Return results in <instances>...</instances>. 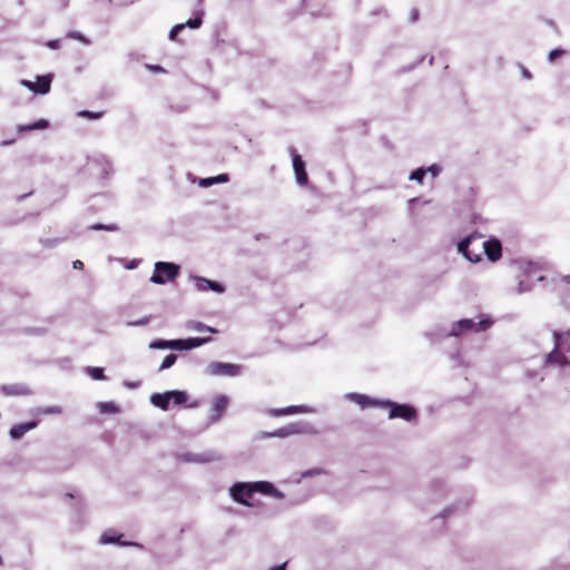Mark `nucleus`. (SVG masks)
<instances>
[{
  "label": "nucleus",
  "mask_w": 570,
  "mask_h": 570,
  "mask_svg": "<svg viewBox=\"0 0 570 570\" xmlns=\"http://www.w3.org/2000/svg\"><path fill=\"white\" fill-rule=\"evenodd\" d=\"M553 348L543 358L539 360V368L534 371H527L530 380L544 379V371L556 368L563 371L570 367V338L563 332L553 331Z\"/></svg>",
  "instance_id": "1"
},
{
  "label": "nucleus",
  "mask_w": 570,
  "mask_h": 570,
  "mask_svg": "<svg viewBox=\"0 0 570 570\" xmlns=\"http://www.w3.org/2000/svg\"><path fill=\"white\" fill-rule=\"evenodd\" d=\"M315 429L306 422L298 421L294 423H289L283 428L275 430L274 432H259L256 435L257 440L267 439V438H279L285 439L296 434H315Z\"/></svg>",
  "instance_id": "2"
},
{
  "label": "nucleus",
  "mask_w": 570,
  "mask_h": 570,
  "mask_svg": "<svg viewBox=\"0 0 570 570\" xmlns=\"http://www.w3.org/2000/svg\"><path fill=\"white\" fill-rule=\"evenodd\" d=\"M492 325V321L488 317H480L479 321L472 318H463L453 323L450 336H460L465 333H479L488 330Z\"/></svg>",
  "instance_id": "3"
},
{
  "label": "nucleus",
  "mask_w": 570,
  "mask_h": 570,
  "mask_svg": "<svg viewBox=\"0 0 570 570\" xmlns=\"http://www.w3.org/2000/svg\"><path fill=\"white\" fill-rule=\"evenodd\" d=\"M481 238L482 237L476 234L466 236L458 244V252L472 263L480 262L482 256Z\"/></svg>",
  "instance_id": "4"
},
{
  "label": "nucleus",
  "mask_w": 570,
  "mask_h": 570,
  "mask_svg": "<svg viewBox=\"0 0 570 570\" xmlns=\"http://www.w3.org/2000/svg\"><path fill=\"white\" fill-rule=\"evenodd\" d=\"M180 266L168 262H157L155 264L154 274L150 277V282L154 284H166L167 282L174 281L179 275Z\"/></svg>",
  "instance_id": "5"
},
{
  "label": "nucleus",
  "mask_w": 570,
  "mask_h": 570,
  "mask_svg": "<svg viewBox=\"0 0 570 570\" xmlns=\"http://www.w3.org/2000/svg\"><path fill=\"white\" fill-rule=\"evenodd\" d=\"M188 394H151L150 402L161 410H168L170 404L174 406H194V403L188 404Z\"/></svg>",
  "instance_id": "6"
},
{
  "label": "nucleus",
  "mask_w": 570,
  "mask_h": 570,
  "mask_svg": "<svg viewBox=\"0 0 570 570\" xmlns=\"http://www.w3.org/2000/svg\"><path fill=\"white\" fill-rule=\"evenodd\" d=\"M205 373L212 376H236L240 373V366L232 363L212 362L206 368Z\"/></svg>",
  "instance_id": "7"
},
{
  "label": "nucleus",
  "mask_w": 570,
  "mask_h": 570,
  "mask_svg": "<svg viewBox=\"0 0 570 570\" xmlns=\"http://www.w3.org/2000/svg\"><path fill=\"white\" fill-rule=\"evenodd\" d=\"M253 482H238L235 483L230 489V497L238 503L249 507L248 498L254 493Z\"/></svg>",
  "instance_id": "8"
},
{
  "label": "nucleus",
  "mask_w": 570,
  "mask_h": 570,
  "mask_svg": "<svg viewBox=\"0 0 570 570\" xmlns=\"http://www.w3.org/2000/svg\"><path fill=\"white\" fill-rule=\"evenodd\" d=\"M347 399L357 404L361 409L367 407H382L387 409L391 405L390 401H382L377 399L370 397L365 394H347Z\"/></svg>",
  "instance_id": "9"
},
{
  "label": "nucleus",
  "mask_w": 570,
  "mask_h": 570,
  "mask_svg": "<svg viewBox=\"0 0 570 570\" xmlns=\"http://www.w3.org/2000/svg\"><path fill=\"white\" fill-rule=\"evenodd\" d=\"M178 459L189 463H208L219 460L220 456L215 451H206L203 453L186 452L178 455Z\"/></svg>",
  "instance_id": "10"
},
{
  "label": "nucleus",
  "mask_w": 570,
  "mask_h": 570,
  "mask_svg": "<svg viewBox=\"0 0 570 570\" xmlns=\"http://www.w3.org/2000/svg\"><path fill=\"white\" fill-rule=\"evenodd\" d=\"M387 409H390V419L401 417L404 419L405 421H411L416 416L415 409L406 404H397L391 402V405H389Z\"/></svg>",
  "instance_id": "11"
},
{
  "label": "nucleus",
  "mask_w": 570,
  "mask_h": 570,
  "mask_svg": "<svg viewBox=\"0 0 570 570\" xmlns=\"http://www.w3.org/2000/svg\"><path fill=\"white\" fill-rule=\"evenodd\" d=\"M317 410L308 405H291L281 409H268L267 413L272 416L293 415L297 413H315Z\"/></svg>",
  "instance_id": "12"
},
{
  "label": "nucleus",
  "mask_w": 570,
  "mask_h": 570,
  "mask_svg": "<svg viewBox=\"0 0 570 570\" xmlns=\"http://www.w3.org/2000/svg\"><path fill=\"white\" fill-rule=\"evenodd\" d=\"M482 253L489 261L497 262L502 255V246L498 239L480 240Z\"/></svg>",
  "instance_id": "13"
},
{
  "label": "nucleus",
  "mask_w": 570,
  "mask_h": 570,
  "mask_svg": "<svg viewBox=\"0 0 570 570\" xmlns=\"http://www.w3.org/2000/svg\"><path fill=\"white\" fill-rule=\"evenodd\" d=\"M291 154L293 158V169L295 173L296 183L299 186H304L307 184V174L305 171V164L302 160V157L295 153L294 148H291Z\"/></svg>",
  "instance_id": "14"
},
{
  "label": "nucleus",
  "mask_w": 570,
  "mask_h": 570,
  "mask_svg": "<svg viewBox=\"0 0 570 570\" xmlns=\"http://www.w3.org/2000/svg\"><path fill=\"white\" fill-rule=\"evenodd\" d=\"M191 278L195 283L197 291H199V292L213 291L218 294H222L225 292V287L217 282H214V281L207 279L205 277H200V276H193Z\"/></svg>",
  "instance_id": "15"
},
{
  "label": "nucleus",
  "mask_w": 570,
  "mask_h": 570,
  "mask_svg": "<svg viewBox=\"0 0 570 570\" xmlns=\"http://www.w3.org/2000/svg\"><path fill=\"white\" fill-rule=\"evenodd\" d=\"M254 491L259 492L276 499H283L284 493L275 488V485L268 481L253 482Z\"/></svg>",
  "instance_id": "16"
},
{
  "label": "nucleus",
  "mask_w": 570,
  "mask_h": 570,
  "mask_svg": "<svg viewBox=\"0 0 570 570\" xmlns=\"http://www.w3.org/2000/svg\"><path fill=\"white\" fill-rule=\"evenodd\" d=\"M202 17H203V11H198L197 16L193 19H189L186 23H179V24L174 26L169 32V39L175 40L177 37V33L180 30H183L185 27H189L193 29L198 28L202 24Z\"/></svg>",
  "instance_id": "17"
},
{
  "label": "nucleus",
  "mask_w": 570,
  "mask_h": 570,
  "mask_svg": "<svg viewBox=\"0 0 570 570\" xmlns=\"http://www.w3.org/2000/svg\"><path fill=\"white\" fill-rule=\"evenodd\" d=\"M94 167H100L101 178L108 177L111 173V164L104 156H98L90 160L88 164V169L92 171Z\"/></svg>",
  "instance_id": "18"
},
{
  "label": "nucleus",
  "mask_w": 570,
  "mask_h": 570,
  "mask_svg": "<svg viewBox=\"0 0 570 570\" xmlns=\"http://www.w3.org/2000/svg\"><path fill=\"white\" fill-rule=\"evenodd\" d=\"M553 289L561 295H570V274L557 275L552 278Z\"/></svg>",
  "instance_id": "19"
},
{
  "label": "nucleus",
  "mask_w": 570,
  "mask_h": 570,
  "mask_svg": "<svg viewBox=\"0 0 570 570\" xmlns=\"http://www.w3.org/2000/svg\"><path fill=\"white\" fill-rule=\"evenodd\" d=\"M38 425L37 421H30L26 423L16 424L10 429V436L13 440L21 439L27 432L35 429Z\"/></svg>",
  "instance_id": "20"
},
{
  "label": "nucleus",
  "mask_w": 570,
  "mask_h": 570,
  "mask_svg": "<svg viewBox=\"0 0 570 570\" xmlns=\"http://www.w3.org/2000/svg\"><path fill=\"white\" fill-rule=\"evenodd\" d=\"M227 405H228L227 396L220 395L219 397H217L212 406L210 422L217 421L224 413Z\"/></svg>",
  "instance_id": "21"
},
{
  "label": "nucleus",
  "mask_w": 570,
  "mask_h": 570,
  "mask_svg": "<svg viewBox=\"0 0 570 570\" xmlns=\"http://www.w3.org/2000/svg\"><path fill=\"white\" fill-rule=\"evenodd\" d=\"M51 75L39 76L35 82L37 86L36 94L45 95L49 92L51 85Z\"/></svg>",
  "instance_id": "22"
},
{
  "label": "nucleus",
  "mask_w": 570,
  "mask_h": 570,
  "mask_svg": "<svg viewBox=\"0 0 570 570\" xmlns=\"http://www.w3.org/2000/svg\"><path fill=\"white\" fill-rule=\"evenodd\" d=\"M186 327L197 333H216V330L198 321H189Z\"/></svg>",
  "instance_id": "23"
},
{
  "label": "nucleus",
  "mask_w": 570,
  "mask_h": 570,
  "mask_svg": "<svg viewBox=\"0 0 570 570\" xmlns=\"http://www.w3.org/2000/svg\"><path fill=\"white\" fill-rule=\"evenodd\" d=\"M229 180V177L227 174H220L218 176H215V177H208V178H203L199 180V186L202 187H209L214 184H219V183H227Z\"/></svg>",
  "instance_id": "24"
},
{
  "label": "nucleus",
  "mask_w": 570,
  "mask_h": 570,
  "mask_svg": "<svg viewBox=\"0 0 570 570\" xmlns=\"http://www.w3.org/2000/svg\"><path fill=\"white\" fill-rule=\"evenodd\" d=\"M210 341L209 337H189L185 340V350L199 347Z\"/></svg>",
  "instance_id": "25"
},
{
  "label": "nucleus",
  "mask_w": 570,
  "mask_h": 570,
  "mask_svg": "<svg viewBox=\"0 0 570 570\" xmlns=\"http://www.w3.org/2000/svg\"><path fill=\"white\" fill-rule=\"evenodd\" d=\"M62 410L58 405L40 406L35 410V413L38 415L60 414Z\"/></svg>",
  "instance_id": "26"
},
{
  "label": "nucleus",
  "mask_w": 570,
  "mask_h": 570,
  "mask_svg": "<svg viewBox=\"0 0 570 570\" xmlns=\"http://www.w3.org/2000/svg\"><path fill=\"white\" fill-rule=\"evenodd\" d=\"M121 535H117V533L112 530L106 531L101 534L99 542L101 544L115 543L119 540Z\"/></svg>",
  "instance_id": "27"
},
{
  "label": "nucleus",
  "mask_w": 570,
  "mask_h": 570,
  "mask_svg": "<svg viewBox=\"0 0 570 570\" xmlns=\"http://www.w3.org/2000/svg\"><path fill=\"white\" fill-rule=\"evenodd\" d=\"M97 406L99 407V411L101 413H117L118 412L117 405L112 402H99L97 404Z\"/></svg>",
  "instance_id": "28"
},
{
  "label": "nucleus",
  "mask_w": 570,
  "mask_h": 570,
  "mask_svg": "<svg viewBox=\"0 0 570 570\" xmlns=\"http://www.w3.org/2000/svg\"><path fill=\"white\" fill-rule=\"evenodd\" d=\"M86 372L94 379V380H102L104 376V368L102 367H87Z\"/></svg>",
  "instance_id": "29"
},
{
  "label": "nucleus",
  "mask_w": 570,
  "mask_h": 570,
  "mask_svg": "<svg viewBox=\"0 0 570 570\" xmlns=\"http://www.w3.org/2000/svg\"><path fill=\"white\" fill-rule=\"evenodd\" d=\"M176 360H177L176 354H168L164 358L163 363L160 364L159 370L163 371V370L169 368L170 366H173L175 364Z\"/></svg>",
  "instance_id": "30"
},
{
  "label": "nucleus",
  "mask_w": 570,
  "mask_h": 570,
  "mask_svg": "<svg viewBox=\"0 0 570 570\" xmlns=\"http://www.w3.org/2000/svg\"><path fill=\"white\" fill-rule=\"evenodd\" d=\"M151 350H165L169 348V341L167 340H155L149 344Z\"/></svg>",
  "instance_id": "31"
},
{
  "label": "nucleus",
  "mask_w": 570,
  "mask_h": 570,
  "mask_svg": "<svg viewBox=\"0 0 570 570\" xmlns=\"http://www.w3.org/2000/svg\"><path fill=\"white\" fill-rule=\"evenodd\" d=\"M78 116L81 118H88L91 120H96L102 117V112H94L89 110H81L78 112Z\"/></svg>",
  "instance_id": "32"
},
{
  "label": "nucleus",
  "mask_w": 570,
  "mask_h": 570,
  "mask_svg": "<svg viewBox=\"0 0 570 570\" xmlns=\"http://www.w3.org/2000/svg\"><path fill=\"white\" fill-rule=\"evenodd\" d=\"M169 348L176 351L185 350V340H169Z\"/></svg>",
  "instance_id": "33"
},
{
  "label": "nucleus",
  "mask_w": 570,
  "mask_h": 570,
  "mask_svg": "<svg viewBox=\"0 0 570 570\" xmlns=\"http://www.w3.org/2000/svg\"><path fill=\"white\" fill-rule=\"evenodd\" d=\"M424 175H425V169L424 168H417L416 170H414L410 175V179L411 180H416V181L421 183L423 180Z\"/></svg>",
  "instance_id": "34"
},
{
  "label": "nucleus",
  "mask_w": 570,
  "mask_h": 570,
  "mask_svg": "<svg viewBox=\"0 0 570 570\" xmlns=\"http://www.w3.org/2000/svg\"><path fill=\"white\" fill-rule=\"evenodd\" d=\"M150 320H151V315H148L140 320L128 322L127 326H144V325L148 324L150 322Z\"/></svg>",
  "instance_id": "35"
},
{
  "label": "nucleus",
  "mask_w": 570,
  "mask_h": 570,
  "mask_svg": "<svg viewBox=\"0 0 570 570\" xmlns=\"http://www.w3.org/2000/svg\"><path fill=\"white\" fill-rule=\"evenodd\" d=\"M122 386L128 390L140 389L141 381H124Z\"/></svg>",
  "instance_id": "36"
},
{
  "label": "nucleus",
  "mask_w": 570,
  "mask_h": 570,
  "mask_svg": "<svg viewBox=\"0 0 570 570\" xmlns=\"http://www.w3.org/2000/svg\"><path fill=\"white\" fill-rule=\"evenodd\" d=\"M532 287H533V284H528L527 281L520 279L519 284H518V292L519 293L529 292V291H531Z\"/></svg>",
  "instance_id": "37"
},
{
  "label": "nucleus",
  "mask_w": 570,
  "mask_h": 570,
  "mask_svg": "<svg viewBox=\"0 0 570 570\" xmlns=\"http://www.w3.org/2000/svg\"><path fill=\"white\" fill-rule=\"evenodd\" d=\"M90 229H95V230H116L117 229V226L116 225H102V224H96V225H92L90 226Z\"/></svg>",
  "instance_id": "38"
},
{
  "label": "nucleus",
  "mask_w": 570,
  "mask_h": 570,
  "mask_svg": "<svg viewBox=\"0 0 570 570\" xmlns=\"http://www.w3.org/2000/svg\"><path fill=\"white\" fill-rule=\"evenodd\" d=\"M48 126V121L47 120H39L32 125H29L27 127V129H42V128H46Z\"/></svg>",
  "instance_id": "39"
},
{
  "label": "nucleus",
  "mask_w": 570,
  "mask_h": 570,
  "mask_svg": "<svg viewBox=\"0 0 570 570\" xmlns=\"http://www.w3.org/2000/svg\"><path fill=\"white\" fill-rule=\"evenodd\" d=\"M430 173L433 177L440 174V167L436 165H432L425 169V174Z\"/></svg>",
  "instance_id": "40"
},
{
  "label": "nucleus",
  "mask_w": 570,
  "mask_h": 570,
  "mask_svg": "<svg viewBox=\"0 0 570 570\" xmlns=\"http://www.w3.org/2000/svg\"><path fill=\"white\" fill-rule=\"evenodd\" d=\"M69 38H73V39H77V40H80L85 43H89V41L79 32H70L68 35Z\"/></svg>",
  "instance_id": "41"
},
{
  "label": "nucleus",
  "mask_w": 570,
  "mask_h": 570,
  "mask_svg": "<svg viewBox=\"0 0 570 570\" xmlns=\"http://www.w3.org/2000/svg\"><path fill=\"white\" fill-rule=\"evenodd\" d=\"M562 53H563V50L554 49V50L550 51L548 58H549L550 61H553L556 58L560 57Z\"/></svg>",
  "instance_id": "42"
},
{
  "label": "nucleus",
  "mask_w": 570,
  "mask_h": 570,
  "mask_svg": "<svg viewBox=\"0 0 570 570\" xmlns=\"http://www.w3.org/2000/svg\"><path fill=\"white\" fill-rule=\"evenodd\" d=\"M21 85L36 92L37 86L30 80H21Z\"/></svg>",
  "instance_id": "43"
},
{
  "label": "nucleus",
  "mask_w": 570,
  "mask_h": 570,
  "mask_svg": "<svg viewBox=\"0 0 570 570\" xmlns=\"http://www.w3.org/2000/svg\"><path fill=\"white\" fill-rule=\"evenodd\" d=\"M535 271H537V265L533 264V263H530L525 269V274L528 276H531L532 274L534 275L535 274Z\"/></svg>",
  "instance_id": "44"
},
{
  "label": "nucleus",
  "mask_w": 570,
  "mask_h": 570,
  "mask_svg": "<svg viewBox=\"0 0 570 570\" xmlns=\"http://www.w3.org/2000/svg\"><path fill=\"white\" fill-rule=\"evenodd\" d=\"M48 47L51 49H57L59 47V40H51L48 42Z\"/></svg>",
  "instance_id": "45"
},
{
  "label": "nucleus",
  "mask_w": 570,
  "mask_h": 570,
  "mask_svg": "<svg viewBox=\"0 0 570 570\" xmlns=\"http://www.w3.org/2000/svg\"><path fill=\"white\" fill-rule=\"evenodd\" d=\"M73 267L76 269H82L83 268V263L81 261H75L73 262Z\"/></svg>",
  "instance_id": "46"
},
{
  "label": "nucleus",
  "mask_w": 570,
  "mask_h": 570,
  "mask_svg": "<svg viewBox=\"0 0 570 570\" xmlns=\"http://www.w3.org/2000/svg\"><path fill=\"white\" fill-rule=\"evenodd\" d=\"M2 392H10V393H13V392H21L20 390H17L16 387H3L2 389Z\"/></svg>",
  "instance_id": "47"
},
{
  "label": "nucleus",
  "mask_w": 570,
  "mask_h": 570,
  "mask_svg": "<svg viewBox=\"0 0 570 570\" xmlns=\"http://www.w3.org/2000/svg\"><path fill=\"white\" fill-rule=\"evenodd\" d=\"M286 564H287V562H284L283 564L273 567V568H271L268 570H285Z\"/></svg>",
  "instance_id": "48"
},
{
  "label": "nucleus",
  "mask_w": 570,
  "mask_h": 570,
  "mask_svg": "<svg viewBox=\"0 0 570 570\" xmlns=\"http://www.w3.org/2000/svg\"><path fill=\"white\" fill-rule=\"evenodd\" d=\"M451 511H452V508H446V509L443 511V513H442L441 518H445L446 515H449V514H450V512H451Z\"/></svg>",
  "instance_id": "49"
},
{
  "label": "nucleus",
  "mask_w": 570,
  "mask_h": 570,
  "mask_svg": "<svg viewBox=\"0 0 570 570\" xmlns=\"http://www.w3.org/2000/svg\"><path fill=\"white\" fill-rule=\"evenodd\" d=\"M416 19H417V11L413 10L412 11V21H415Z\"/></svg>",
  "instance_id": "50"
},
{
  "label": "nucleus",
  "mask_w": 570,
  "mask_h": 570,
  "mask_svg": "<svg viewBox=\"0 0 570 570\" xmlns=\"http://www.w3.org/2000/svg\"><path fill=\"white\" fill-rule=\"evenodd\" d=\"M523 76L525 78H530L531 77V75H530V72L528 70H523Z\"/></svg>",
  "instance_id": "51"
},
{
  "label": "nucleus",
  "mask_w": 570,
  "mask_h": 570,
  "mask_svg": "<svg viewBox=\"0 0 570 570\" xmlns=\"http://www.w3.org/2000/svg\"><path fill=\"white\" fill-rule=\"evenodd\" d=\"M535 279H537L538 282H542V281L544 279V277H543V276H541V275H539V276H537V277H535Z\"/></svg>",
  "instance_id": "52"
},
{
  "label": "nucleus",
  "mask_w": 570,
  "mask_h": 570,
  "mask_svg": "<svg viewBox=\"0 0 570 570\" xmlns=\"http://www.w3.org/2000/svg\"><path fill=\"white\" fill-rule=\"evenodd\" d=\"M121 544L122 546H136V543H128V542H122Z\"/></svg>",
  "instance_id": "53"
},
{
  "label": "nucleus",
  "mask_w": 570,
  "mask_h": 570,
  "mask_svg": "<svg viewBox=\"0 0 570 570\" xmlns=\"http://www.w3.org/2000/svg\"><path fill=\"white\" fill-rule=\"evenodd\" d=\"M414 202H416V199H415V198H411V199L409 200V204L411 205V204H413Z\"/></svg>",
  "instance_id": "54"
},
{
  "label": "nucleus",
  "mask_w": 570,
  "mask_h": 570,
  "mask_svg": "<svg viewBox=\"0 0 570 570\" xmlns=\"http://www.w3.org/2000/svg\"><path fill=\"white\" fill-rule=\"evenodd\" d=\"M570 338V330L563 332Z\"/></svg>",
  "instance_id": "55"
},
{
  "label": "nucleus",
  "mask_w": 570,
  "mask_h": 570,
  "mask_svg": "<svg viewBox=\"0 0 570 570\" xmlns=\"http://www.w3.org/2000/svg\"><path fill=\"white\" fill-rule=\"evenodd\" d=\"M2 566H3V559H2V557L0 556V567H2Z\"/></svg>",
  "instance_id": "56"
},
{
  "label": "nucleus",
  "mask_w": 570,
  "mask_h": 570,
  "mask_svg": "<svg viewBox=\"0 0 570 570\" xmlns=\"http://www.w3.org/2000/svg\"><path fill=\"white\" fill-rule=\"evenodd\" d=\"M170 392L176 393V392H179V391L178 390H171Z\"/></svg>",
  "instance_id": "57"
},
{
  "label": "nucleus",
  "mask_w": 570,
  "mask_h": 570,
  "mask_svg": "<svg viewBox=\"0 0 570 570\" xmlns=\"http://www.w3.org/2000/svg\"><path fill=\"white\" fill-rule=\"evenodd\" d=\"M203 0H198V2L200 3Z\"/></svg>",
  "instance_id": "58"
}]
</instances>
